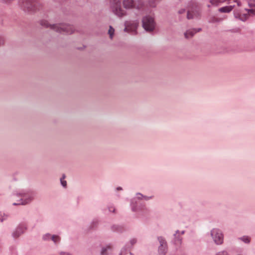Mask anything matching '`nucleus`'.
Here are the masks:
<instances>
[{
  "label": "nucleus",
  "instance_id": "nucleus-1",
  "mask_svg": "<svg viewBox=\"0 0 255 255\" xmlns=\"http://www.w3.org/2000/svg\"><path fill=\"white\" fill-rule=\"evenodd\" d=\"M41 24L42 26L49 27L51 29L60 33L65 32L71 34L74 31L73 26L66 24H50L47 21L43 20L41 21Z\"/></svg>",
  "mask_w": 255,
  "mask_h": 255
},
{
  "label": "nucleus",
  "instance_id": "nucleus-2",
  "mask_svg": "<svg viewBox=\"0 0 255 255\" xmlns=\"http://www.w3.org/2000/svg\"><path fill=\"white\" fill-rule=\"evenodd\" d=\"M123 5L126 9L136 8L140 9L142 7L143 2L141 0H123Z\"/></svg>",
  "mask_w": 255,
  "mask_h": 255
},
{
  "label": "nucleus",
  "instance_id": "nucleus-3",
  "mask_svg": "<svg viewBox=\"0 0 255 255\" xmlns=\"http://www.w3.org/2000/svg\"><path fill=\"white\" fill-rule=\"evenodd\" d=\"M155 22L153 17L147 16L142 19V26L146 31H152L155 28Z\"/></svg>",
  "mask_w": 255,
  "mask_h": 255
},
{
  "label": "nucleus",
  "instance_id": "nucleus-4",
  "mask_svg": "<svg viewBox=\"0 0 255 255\" xmlns=\"http://www.w3.org/2000/svg\"><path fill=\"white\" fill-rule=\"evenodd\" d=\"M21 6L27 10H34L36 2L33 0H20L19 1Z\"/></svg>",
  "mask_w": 255,
  "mask_h": 255
},
{
  "label": "nucleus",
  "instance_id": "nucleus-5",
  "mask_svg": "<svg viewBox=\"0 0 255 255\" xmlns=\"http://www.w3.org/2000/svg\"><path fill=\"white\" fill-rule=\"evenodd\" d=\"M138 25V21L137 20L126 21L124 30L128 32L135 33Z\"/></svg>",
  "mask_w": 255,
  "mask_h": 255
},
{
  "label": "nucleus",
  "instance_id": "nucleus-6",
  "mask_svg": "<svg viewBox=\"0 0 255 255\" xmlns=\"http://www.w3.org/2000/svg\"><path fill=\"white\" fill-rule=\"evenodd\" d=\"M211 235L214 242L218 245L221 244L223 241V236L221 232L218 229H213L211 231Z\"/></svg>",
  "mask_w": 255,
  "mask_h": 255
},
{
  "label": "nucleus",
  "instance_id": "nucleus-7",
  "mask_svg": "<svg viewBox=\"0 0 255 255\" xmlns=\"http://www.w3.org/2000/svg\"><path fill=\"white\" fill-rule=\"evenodd\" d=\"M160 243V247L158 248V253L160 255H165L166 253V244L162 238H158Z\"/></svg>",
  "mask_w": 255,
  "mask_h": 255
},
{
  "label": "nucleus",
  "instance_id": "nucleus-8",
  "mask_svg": "<svg viewBox=\"0 0 255 255\" xmlns=\"http://www.w3.org/2000/svg\"><path fill=\"white\" fill-rule=\"evenodd\" d=\"M250 8L246 9L249 15H255V0H248Z\"/></svg>",
  "mask_w": 255,
  "mask_h": 255
},
{
  "label": "nucleus",
  "instance_id": "nucleus-9",
  "mask_svg": "<svg viewBox=\"0 0 255 255\" xmlns=\"http://www.w3.org/2000/svg\"><path fill=\"white\" fill-rule=\"evenodd\" d=\"M26 229V228L23 226H19L16 230V231L13 233V236L14 238H17L19 237L22 233H23L24 231Z\"/></svg>",
  "mask_w": 255,
  "mask_h": 255
},
{
  "label": "nucleus",
  "instance_id": "nucleus-10",
  "mask_svg": "<svg viewBox=\"0 0 255 255\" xmlns=\"http://www.w3.org/2000/svg\"><path fill=\"white\" fill-rule=\"evenodd\" d=\"M115 13L120 16H123L126 14V11L124 9H123L120 6H119L117 5L116 8L114 10Z\"/></svg>",
  "mask_w": 255,
  "mask_h": 255
},
{
  "label": "nucleus",
  "instance_id": "nucleus-11",
  "mask_svg": "<svg viewBox=\"0 0 255 255\" xmlns=\"http://www.w3.org/2000/svg\"><path fill=\"white\" fill-rule=\"evenodd\" d=\"M200 29H199L198 30L196 29H190L189 30H187L184 34L185 37L186 38H190L192 37L195 33H196Z\"/></svg>",
  "mask_w": 255,
  "mask_h": 255
},
{
  "label": "nucleus",
  "instance_id": "nucleus-12",
  "mask_svg": "<svg viewBox=\"0 0 255 255\" xmlns=\"http://www.w3.org/2000/svg\"><path fill=\"white\" fill-rule=\"evenodd\" d=\"M235 6V5H229V6H226L220 8L219 10V11L221 12H229L231 11L233 7Z\"/></svg>",
  "mask_w": 255,
  "mask_h": 255
},
{
  "label": "nucleus",
  "instance_id": "nucleus-13",
  "mask_svg": "<svg viewBox=\"0 0 255 255\" xmlns=\"http://www.w3.org/2000/svg\"><path fill=\"white\" fill-rule=\"evenodd\" d=\"M50 237L51 238L52 240L54 243L58 242L60 241V238H59V236L53 235V236L51 237L50 235H49V234L45 235L43 237V238H44V240H46V239H47Z\"/></svg>",
  "mask_w": 255,
  "mask_h": 255
},
{
  "label": "nucleus",
  "instance_id": "nucleus-14",
  "mask_svg": "<svg viewBox=\"0 0 255 255\" xmlns=\"http://www.w3.org/2000/svg\"><path fill=\"white\" fill-rule=\"evenodd\" d=\"M27 200V195H24L22 196V198L21 199V201L18 203H14V205H25L28 203L29 201L31 200V199H30L28 201H26Z\"/></svg>",
  "mask_w": 255,
  "mask_h": 255
},
{
  "label": "nucleus",
  "instance_id": "nucleus-15",
  "mask_svg": "<svg viewBox=\"0 0 255 255\" xmlns=\"http://www.w3.org/2000/svg\"><path fill=\"white\" fill-rule=\"evenodd\" d=\"M115 33V29L111 26H110L109 29L108 30V34L109 35L110 38L113 39Z\"/></svg>",
  "mask_w": 255,
  "mask_h": 255
},
{
  "label": "nucleus",
  "instance_id": "nucleus-16",
  "mask_svg": "<svg viewBox=\"0 0 255 255\" xmlns=\"http://www.w3.org/2000/svg\"><path fill=\"white\" fill-rule=\"evenodd\" d=\"M111 250V247L108 246L106 248H103L101 251V255H107L108 253Z\"/></svg>",
  "mask_w": 255,
  "mask_h": 255
},
{
  "label": "nucleus",
  "instance_id": "nucleus-17",
  "mask_svg": "<svg viewBox=\"0 0 255 255\" xmlns=\"http://www.w3.org/2000/svg\"><path fill=\"white\" fill-rule=\"evenodd\" d=\"M226 0H210V3L213 5H218L224 2Z\"/></svg>",
  "mask_w": 255,
  "mask_h": 255
},
{
  "label": "nucleus",
  "instance_id": "nucleus-18",
  "mask_svg": "<svg viewBox=\"0 0 255 255\" xmlns=\"http://www.w3.org/2000/svg\"><path fill=\"white\" fill-rule=\"evenodd\" d=\"M65 178V176L63 175L62 178H61V183L64 187L66 186V181L64 180Z\"/></svg>",
  "mask_w": 255,
  "mask_h": 255
},
{
  "label": "nucleus",
  "instance_id": "nucleus-19",
  "mask_svg": "<svg viewBox=\"0 0 255 255\" xmlns=\"http://www.w3.org/2000/svg\"><path fill=\"white\" fill-rule=\"evenodd\" d=\"M242 240L246 243H248L250 241V239L249 237H244L242 238Z\"/></svg>",
  "mask_w": 255,
  "mask_h": 255
},
{
  "label": "nucleus",
  "instance_id": "nucleus-20",
  "mask_svg": "<svg viewBox=\"0 0 255 255\" xmlns=\"http://www.w3.org/2000/svg\"><path fill=\"white\" fill-rule=\"evenodd\" d=\"M193 13L188 11L187 13V17L188 19H191L193 18Z\"/></svg>",
  "mask_w": 255,
  "mask_h": 255
},
{
  "label": "nucleus",
  "instance_id": "nucleus-21",
  "mask_svg": "<svg viewBox=\"0 0 255 255\" xmlns=\"http://www.w3.org/2000/svg\"><path fill=\"white\" fill-rule=\"evenodd\" d=\"M221 19L220 18L213 17L211 21L213 22H219V21H221Z\"/></svg>",
  "mask_w": 255,
  "mask_h": 255
},
{
  "label": "nucleus",
  "instance_id": "nucleus-22",
  "mask_svg": "<svg viewBox=\"0 0 255 255\" xmlns=\"http://www.w3.org/2000/svg\"><path fill=\"white\" fill-rule=\"evenodd\" d=\"M216 255H228L226 252H222L218 253Z\"/></svg>",
  "mask_w": 255,
  "mask_h": 255
},
{
  "label": "nucleus",
  "instance_id": "nucleus-23",
  "mask_svg": "<svg viewBox=\"0 0 255 255\" xmlns=\"http://www.w3.org/2000/svg\"><path fill=\"white\" fill-rule=\"evenodd\" d=\"M3 44V39L0 37V45Z\"/></svg>",
  "mask_w": 255,
  "mask_h": 255
},
{
  "label": "nucleus",
  "instance_id": "nucleus-24",
  "mask_svg": "<svg viewBox=\"0 0 255 255\" xmlns=\"http://www.w3.org/2000/svg\"><path fill=\"white\" fill-rule=\"evenodd\" d=\"M236 3H237V5L238 6H240L241 5L240 1H239L238 0H235L234 1Z\"/></svg>",
  "mask_w": 255,
  "mask_h": 255
},
{
  "label": "nucleus",
  "instance_id": "nucleus-25",
  "mask_svg": "<svg viewBox=\"0 0 255 255\" xmlns=\"http://www.w3.org/2000/svg\"><path fill=\"white\" fill-rule=\"evenodd\" d=\"M60 255H71L68 253H61Z\"/></svg>",
  "mask_w": 255,
  "mask_h": 255
},
{
  "label": "nucleus",
  "instance_id": "nucleus-26",
  "mask_svg": "<svg viewBox=\"0 0 255 255\" xmlns=\"http://www.w3.org/2000/svg\"><path fill=\"white\" fill-rule=\"evenodd\" d=\"M136 242V240H134V239H133L131 241V243L132 245H133V244H134Z\"/></svg>",
  "mask_w": 255,
  "mask_h": 255
},
{
  "label": "nucleus",
  "instance_id": "nucleus-27",
  "mask_svg": "<svg viewBox=\"0 0 255 255\" xmlns=\"http://www.w3.org/2000/svg\"><path fill=\"white\" fill-rule=\"evenodd\" d=\"M117 190H122V188H121V187H118V188H117Z\"/></svg>",
  "mask_w": 255,
  "mask_h": 255
},
{
  "label": "nucleus",
  "instance_id": "nucleus-28",
  "mask_svg": "<svg viewBox=\"0 0 255 255\" xmlns=\"http://www.w3.org/2000/svg\"><path fill=\"white\" fill-rule=\"evenodd\" d=\"M131 255V254H129V255Z\"/></svg>",
  "mask_w": 255,
  "mask_h": 255
}]
</instances>
